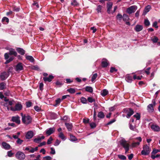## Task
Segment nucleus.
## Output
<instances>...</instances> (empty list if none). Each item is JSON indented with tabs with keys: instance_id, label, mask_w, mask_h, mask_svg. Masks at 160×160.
<instances>
[{
	"instance_id": "nucleus-4",
	"label": "nucleus",
	"mask_w": 160,
	"mask_h": 160,
	"mask_svg": "<svg viewBox=\"0 0 160 160\" xmlns=\"http://www.w3.org/2000/svg\"><path fill=\"white\" fill-rule=\"evenodd\" d=\"M150 150L149 147L147 145H145L143 147V150L141 151V154L142 155H148L150 153Z\"/></svg>"
},
{
	"instance_id": "nucleus-58",
	"label": "nucleus",
	"mask_w": 160,
	"mask_h": 160,
	"mask_svg": "<svg viewBox=\"0 0 160 160\" xmlns=\"http://www.w3.org/2000/svg\"><path fill=\"white\" fill-rule=\"evenodd\" d=\"M8 155L9 157H12L13 154V153L12 152V151H9L7 152Z\"/></svg>"
},
{
	"instance_id": "nucleus-46",
	"label": "nucleus",
	"mask_w": 160,
	"mask_h": 160,
	"mask_svg": "<svg viewBox=\"0 0 160 160\" xmlns=\"http://www.w3.org/2000/svg\"><path fill=\"white\" fill-rule=\"evenodd\" d=\"M26 104L27 108H29L32 106V103L30 101H28L26 102Z\"/></svg>"
},
{
	"instance_id": "nucleus-13",
	"label": "nucleus",
	"mask_w": 160,
	"mask_h": 160,
	"mask_svg": "<svg viewBox=\"0 0 160 160\" xmlns=\"http://www.w3.org/2000/svg\"><path fill=\"white\" fill-rule=\"evenodd\" d=\"M151 128L154 131L158 132L160 131V127L157 125L153 124L151 126Z\"/></svg>"
},
{
	"instance_id": "nucleus-44",
	"label": "nucleus",
	"mask_w": 160,
	"mask_h": 160,
	"mask_svg": "<svg viewBox=\"0 0 160 160\" xmlns=\"http://www.w3.org/2000/svg\"><path fill=\"white\" fill-rule=\"evenodd\" d=\"M140 144L139 142H133L132 144V147H135L137 146H139Z\"/></svg>"
},
{
	"instance_id": "nucleus-28",
	"label": "nucleus",
	"mask_w": 160,
	"mask_h": 160,
	"mask_svg": "<svg viewBox=\"0 0 160 160\" xmlns=\"http://www.w3.org/2000/svg\"><path fill=\"white\" fill-rule=\"evenodd\" d=\"M67 91L71 94H73L76 92L75 89L72 88L68 89Z\"/></svg>"
},
{
	"instance_id": "nucleus-19",
	"label": "nucleus",
	"mask_w": 160,
	"mask_h": 160,
	"mask_svg": "<svg viewBox=\"0 0 160 160\" xmlns=\"http://www.w3.org/2000/svg\"><path fill=\"white\" fill-rule=\"evenodd\" d=\"M65 125L68 131H71L72 130V123L65 122Z\"/></svg>"
},
{
	"instance_id": "nucleus-22",
	"label": "nucleus",
	"mask_w": 160,
	"mask_h": 160,
	"mask_svg": "<svg viewBox=\"0 0 160 160\" xmlns=\"http://www.w3.org/2000/svg\"><path fill=\"white\" fill-rule=\"evenodd\" d=\"M85 89L86 91L90 93H92L93 92V88L91 86H86Z\"/></svg>"
},
{
	"instance_id": "nucleus-47",
	"label": "nucleus",
	"mask_w": 160,
	"mask_h": 160,
	"mask_svg": "<svg viewBox=\"0 0 160 160\" xmlns=\"http://www.w3.org/2000/svg\"><path fill=\"white\" fill-rule=\"evenodd\" d=\"M34 109L37 112H40L41 111V109L40 108L38 107V106H35L34 107Z\"/></svg>"
},
{
	"instance_id": "nucleus-43",
	"label": "nucleus",
	"mask_w": 160,
	"mask_h": 160,
	"mask_svg": "<svg viewBox=\"0 0 160 160\" xmlns=\"http://www.w3.org/2000/svg\"><path fill=\"white\" fill-rule=\"evenodd\" d=\"M98 74L97 73L93 74L92 77L91 81L93 82L97 78Z\"/></svg>"
},
{
	"instance_id": "nucleus-11",
	"label": "nucleus",
	"mask_w": 160,
	"mask_h": 160,
	"mask_svg": "<svg viewBox=\"0 0 160 160\" xmlns=\"http://www.w3.org/2000/svg\"><path fill=\"white\" fill-rule=\"evenodd\" d=\"M10 110L13 111H15L20 110V104H17L15 107L11 106L10 107Z\"/></svg>"
},
{
	"instance_id": "nucleus-39",
	"label": "nucleus",
	"mask_w": 160,
	"mask_h": 160,
	"mask_svg": "<svg viewBox=\"0 0 160 160\" xmlns=\"http://www.w3.org/2000/svg\"><path fill=\"white\" fill-rule=\"evenodd\" d=\"M71 4L74 6H76L78 5V3L76 0H72L71 3Z\"/></svg>"
},
{
	"instance_id": "nucleus-21",
	"label": "nucleus",
	"mask_w": 160,
	"mask_h": 160,
	"mask_svg": "<svg viewBox=\"0 0 160 160\" xmlns=\"http://www.w3.org/2000/svg\"><path fill=\"white\" fill-rule=\"evenodd\" d=\"M25 56L26 59L30 62H34L35 60L32 56L29 55H26Z\"/></svg>"
},
{
	"instance_id": "nucleus-9",
	"label": "nucleus",
	"mask_w": 160,
	"mask_h": 160,
	"mask_svg": "<svg viewBox=\"0 0 160 160\" xmlns=\"http://www.w3.org/2000/svg\"><path fill=\"white\" fill-rule=\"evenodd\" d=\"M113 3L112 2H108L107 4V12L108 13L110 14V10L111 9Z\"/></svg>"
},
{
	"instance_id": "nucleus-38",
	"label": "nucleus",
	"mask_w": 160,
	"mask_h": 160,
	"mask_svg": "<svg viewBox=\"0 0 160 160\" xmlns=\"http://www.w3.org/2000/svg\"><path fill=\"white\" fill-rule=\"evenodd\" d=\"M6 84L4 82H2L0 83V90H2L5 88Z\"/></svg>"
},
{
	"instance_id": "nucleus-24",
	"label": "nucleus",
	"mask_w": 160,
	"mask_h": 160,
	"mask_svg": "<svg viewBox=\"0 0 160 160\" xmlns=\"http://www.w3.org/2000/svg\"><path fill=\"white\" fill-rule=\"evenodd\" d=\"M9 54L10 55H13L15 56H16L17 55V53L15 51L14 49H11L9 52Z\"/></svg>"
},
{
	"instance_id": "nucleus-26",
	"label": "nucleus",
	"mask_w": 160,
	"mask_h": 160,
	"mask_svg": "<svg viewBox=\"0 0 160 160\" xmlns=\"http://www.w3.org/2000/svg\"><path fill=\"white\" fill-rule=\"evenodd\" d=\"M122 19L123 21H128L129 19V18L128 16L126 14H124L123 15Z\"/></svg>"
},
{
	"instance_id": "nucleus-63",
	"label": "nucleus",
	"mask_w": 160,
	"mask_h": 160,
	"mask_svg": "<svg viewBox=\"0 0 160 160\" xmlns=\"http://www.w3.org/2000/svg\"><path fill=\"white\" fill-rule=\"evenodd\" d=\"M13 68L12 67H10L8 69V72H7V73H8L9 74L10 73L12 72L13 70Z\"/></svg>"
},
{
	"instance_id": "nucleus-6",
	"label": "nucleus",
	"mask_w": 160,
	"mask_h": 160,
	"mask_svg": "<svg viewBox=\"0 0 160 160\" xmlns=\"http://www.w3.org/2000/svg\"><path fill=\"white\" fill-rule=\"evenodd\" d=\"M9 53H5L4 56L5 59L6 60V62H5V64H7L9 63L11 61H12L13 59L14 58L13 57H11L9 58Z\"/></svg>"
},
{
	"instance_id": "nucleus-57",
	"label": "nucleus",
	"mask_w": 160,
	"mask_h": 160,
	"mask_svg": "<svg viewBox=\"0 0 160 160\" xmlns=\"http://www.w3.org/2000/svg\"><path fill=\"white\" fill-rule=\"evenodd\" d=\"M15 156L16 158L19 159H20V152H18L16 154Z\"/></svg>"
},
{
	"instance_id": "nucleus-18",
	"label": "nucleus",
	"mask_w": 160,
	"mask_h": 160,
	"mask_svg": "<svg viewBox=\"0 0 160 160\" xmlns=\"http://www.w3.org/2000/svg\"><path fill=\"white\" fill-rule=\"evenodd\" d=\"M12 120L13 122H15L18 124L20 123L19 117L18 116L12 117Z\"/></svg>"
},
{
	"instance_id": "nucleus-64",
	"label": "nucleus",
	"mask_w": 160,
	"mask_h": 160,
	"mask_svg": "<svg viewBox=\"0 0 160 160\" xmlns=\"http://www.w3.org/2000/svg\"><path fill=\"white\" fill-rule=\"evenodd\" d=\"M152 26L156 28H158V26H157V22L156 21L154 22L152 24Z\"/></svg>"
},
{
	"instance_id": "nucleus-10",
	"label": "nucleus",
	"mask_w": 160,
	"mask_h": 160,
	"mask_svg": "<svg viewBox=\"0 0 160 160\" xmlns=\"http://www.w3.org/2000/svg\"><path fill=\"white\" fill-rule=\"evenodd\" d=\"M102 61L101 62V65L103 68L107 67L109 64L108 60L106 59L103 58Z\"/></svg>"
},
{
	"instance_id": "nucleus-40",
	"label": "nucleus",
	"mask_w": 160,
	"mask_h": 160,
	"mask_svg": "<svg viewBox=\"0 0 160 160\" xmlns=\"http://www.w3.org/2000/svg\"><path fill=\"white\" fill-rule=\"evenodd\" d=\"M87 101L90 103H92L93 102H95V100L92 97H88L87 99Z\"/></svg>"
},
{
	"instance_id": "nucleus-41",
	"label": "nucleus",
	"mask_w": 160,
	"mask_h": 160,
	"mask_svg": "<svg viewBox=\"0 0 160 160\" xmlns=\"http://www.w3.org/2000/svg\"><path fill=\"white\" fill-rule=\"evenodd\" d=\"M118 157L119 159L122 160H125L126 159V157L124 155H118Z\"/></svg>"
},
{
	"instance_id": "nucleus-14",
	"label": "nucleus",
	"mask_w": 160,
	"mask_h": 160,
	"mask_svg": "<svg viewBox=\"0 0 160 160\" xmlns=\"http://www.w3.org/2000/svg\"><path fill=\"white\" fill-rule=\"evenodd\" d=\"M2 148L6 150H8L10 149L11 147L10 146L9 144L4 142L2 143Z\"/></svg>"
},
{
	"instance_id": "nucleus-29",
	"label": "nucleus",
	"mask_w": 160,
	"mask_h": 160,
	"mask_svg": "<svg viewBox=\"0 0 160 160\" xmlns=\"http://www.w3.org/2000/svg\"><path fill=\"white\" fill-rule=\"evenodd\" d=\"M2 21L4 24H6L5 22L7 23L9 22V19L6 17H4L2 18Z\"/></svg>"
},
{
	"instance_id": "nucleus-30",
	"label": "nucleus",
	"mask_w": 160,
	"mask_h": 160,
	"mask_svg": "<svg viewBox=\"0 0 160 160\" xmlns=\"http://www.w3.org/2000/svg\"><path fill=\"white\" fill-rule=\"evenodd\" d=\"M133 117L135 118H136L137 120H139L141 117L140 114V113L137 112L136 114L134 115L133 116Z\"/></svg>"
},
{
	"instance_id": "nucleus-52",
	"label": "nucleus",
	"mask_w": 160,
	"mask_h": 160,
	"mask_svg": "<svg viewBox=\"0 0 160 160\" xmlns=\"http://www.w3.org/2000/svg\"><path fill=\"white\" fill-rule=\"evenodd\" d=\"M53 140V139L51 137H50L49 138L47 142V144H50L52 143V141Z\"/></svg>"
},
{
	"instance_id": "nucleus-2",
	"label": "nucleus",
	"mask_w": 160,
	"mask_h": 160,
	"mask_svg": "<svg viewBox=\"0 0 160 160\" xmlns=\"http://www.w3.org/2000/svg\"><path fill=\"white\" fill-rule=\"evenodd\" d=\"M120 145L125 149L126 153L128 152L129 149V144L124 139H122L119 141Z\"/></svg>"
},
{
	"instance_id": "nucleus-42",
	"label": "nucleus",
	"mask_w": 160,
	"mask_h": 160,
	"mask_svg": "<svg viewBox=\"0 0 160 160\" xmlns=\"http://www.w3.org/2000/svg\"><path fill=\"white\" fill-rule=\"evenodd\" d=\"M159 152H160V150L156 149L155 148H154L153 149V151L151 153V154H155L156 153Z\"/></svg>"
},
{
	"instance_id": "nucleus-12",
	"label": "nucleus",
	"mask_w": 160,
	"mask_h": 160,
	"mask_svg": "<svg viewBox=\"0 0 160 160\" xmlns=\"http://www.w3.org/2000/svg\"><path fill=\"white\" fill-rule=\"evenodd\" d=\"M54 78V77L52 75H49L48 77H44L43 78V80L44 82L48 81L51 82Z\"/></svg>"
},
{
	"instance_id": "nucleus-62",
	"label": "nucleus",
	"mask_w": 160,
	"mask_h": 160,
	"mask_svg": "<svg viewBox=\"0 0 160 160\" xmlns=\"http://www.w3.org/2000/svg\"><path fill=\"white\" fill-rule=\"evenodd\" d=\"M51 151L50 153L52 154H54L55 153V151L54 149L53 148H51Z\"/></svg>"
},
{
	"instance_id": "nucleus-60",
	"label": "nucleus",
	"mask_w": 160,
	"mask_h": 160,
	"mask_svg": "<svg viewBox=\"0 0 160 160\" xmlns=\"http://www.w3.org/2000/svg\"><path fill=\"white\" fill-rule=\"evenodd\" d=\"M129 128L130 129L132 130V131H134V129H135V126L132 125V124H129Z\"/></svg>"
},
{
	"instance_id": "nucleus-17",
	"label": "nucleus",
	"mask_w": 160,
	"mask_h": 160,
	"mask_svg": "<svg viewBox=\"0 0 160 160\" xmlns=\"http://www.w3.org/2000/svg\"><path fill=\"white\" fill-rule=\"evenodd\" d=\"M143 27L142 25H137L134 28L135 30L137 32H139L142 30Z\"/></svg>"
},
{
	"instance_id": "nucleus-33",
	"label": "nucleus",
	"mask_w": 160,
	"mask_h": 160,
	"mask_svg": "<svg viewBox=\"0 0 160 160\" xmlns=\"http://www.w3.org/2000/svg\"><path fill=\"white\" fill-rule=\"evenodd\" d=\"M80 100L81 102H82V103L86 104L87 103V100L85 98L83 97H81L80 99Z\"/></svg>"
},
{
	"instance_id": "nucleus-7",
	"label": "nucleus",
	"mask_w": 160,
	"mask_h": 160,
	"mask_svg": "<svg viewBox=\"0 0 160 160\" xmlns=\"http://www.w3.org/2000/svg\"><path fill=\"white\" fill-rule=\"evenodd\" d=\"M9 74L5 72H4L1 74L0 78L2 80H5L9 76Z\"/></svg>"
},
{
	"instance_id": "nucleus-37",
	"label": "nucleus",
	"mask_w": 160,
	"mask_h": 160,
	"mask_svg": "<svg viewBox=\"0 0 160 160\" xmlns=\"http://www.w3.org/2000/svg\"><path fill=\"white\" fill-rule=\"evenodd\" d=\"M31 69L32 70L39 71V68L37 65L32 66L31 67Z\"/></svg>"
},
{
	"instance_id": "nucleus-49",
	"label": "nucleus",
	"mask_w": 160,
	"mask_h": 160,
	"mask_svg": "<svg viewBox=\"0 0 160 160\" xmlns=\"http://www.w3.org/2000/svg\"><path fill=\"white\" fill-rule=\"evenodd\" d=\"M118 70L116 69L115 68L111 67L110 68V72L111 73H113L114 72H117Z\"/></svg>"
},
{
	"instance_id": "nucleus-56",
	"label": "nucleus",
	"mask_w": 160,
	"mask_h": 160,
	"mask_svg": "<svg viewBox=\"0 0 160 160\" xmlns=\"http://www.w3.org/2000/svg\"><path fill=\"white\" fill-rule=\"evenodd\" d=\"M16 70L17 72H19L20 70V63H18L17 65L16 66Z\"/></svg>"
},
{
	"instance_id": "nucleus-36",
	"label": "nucleus",
	"mask_w": 160,
	"mask_h": 160,
	"mask_svg": "<svg viewBox=\"0 0 160 160\" xmlns=\"http://www.w3.org/2000/svg\"><path fill=\"white\" fill-rule=\"evenodd\" d=\"M158 40V38L155 36L153 37V38L151 39V40L154 43L157 42Z\"/></svg>"
},
{
	"instance_id": "nucleus-53",
	"label": "nucleus",
	"mask_w": 160,
	"mask_h": 160,
	"mask_svg": "<svg viewBox=\"0 0 160 160\" xmlns=\"http://www.w3.org/2000/svg\"><path fill=\"white\" fill-rule=\"evenodd\" d=\"M59 137L61 138L62 139H63L65 138V136L63 134L62 132H61L59 134Z\"/></svg>"
},
{
	"instance_id": "nucleus-25",
	"label": "nucleus",
	"mask_w": 160,
	"mask_h": 160,
	"mask_svg": "<svg viewBox=\"0 0 160 160\" xmlns=\"http://www.w3.org/2000/svg\"><path fill=\"white\" fill-rule=\"evenodd\" d=\"M108 90L106 89H103L101 93V94L102 96H105L108 94Z\"/></svg>"
},
{
	"instance_id": "nucleus-35",
	"label": "nucleus",
	"mask_w": 160,
	"mask_h": 160,
	"mask_svg": "<svg viewBox=\"0 0 160 160\" xmlns=\"http://www.w3.org/2000/svg\"><path fill=\"white\" fill-rule=\"evenodd\" d=\"M61 100V99L60 98H58L56 100H55L56 103L54 105V106L56 107L60 103Z\"/></svg>"
},
{
	"instance_id": "nucleus-54",
	"label": "nucleus",
	"mask_w": 160,
	"mask_h": 160,
	"mask_svg": "<svg viewBox=\"0 0 160 160\" xmlns=\"http://www.w3.org/2000/svg\"><path fill=\"white\" fill-rule=\"evenodd\" d=\"M89 118H84L83 119V122L85 124H87L89 123Z\"/></svg>"
},
{
	"instance_id": "nucleus-15",
	"label": "nucleus",
	"mask_w": 160,
	"mask_h": 160,
	"mask_svg": "<svg viewBox=\"0 0 160 160\" xmlns=\"http://www.w3.org/2000/svg\"><path fill=\"white\" fill-rule=\"evenodd\" d=\"M54 131L55 129L54 128H50L46 130V134L48 135H50L53 133L54 132Z\"/></svg>"
},
{
	"instance_id": "nucleus-5",
	"label": "nucleus",
	"mask_w": 160,
	"mask_h": 160,
	"mask_svg": "<svg viewBox=\"0 0 160 160\" xmlns=\"http://www.w3.org/2000/svg\"><path fill=\"white\" fill-rule=\"evenodd\" d=\"M137 9V7L136 6H132L127 9L126 12L128 13L131 14L134 12Z\"/></svg>"
},
{
	"instance_id": "nucleus-48",
	"label": "nucleus",
	"mask_w": 160,
	"mask_h": 160,
	"mask_svg": "<svg viewBox=\"0 0 160 160\" xmlns=\"http://www.w3.org/2000/svg\"><path fill=\"white\" fill-rule=\"evenodd\" d=\"M90 126L91 128H94L96 127V125L95 123L92 122L90 123Z\"/></svg>"
},
{
	"instance_id": "nucleus-51",
	"label": "nucleus",
	"mask_w": 160,
	"mask_h": 160,
	"mask_svg": "<svg viewBox=\"0 0 160 160\" xmlns=\"http://www.w3.org/2000/svg\"><path fill=\"white\" fill-rule=\"evenodd\" d=\"M116 121V120L115 119H113L112 120L108 122L105 125V126H106L107 125H110L115 122Z\"/></svg>"
},
{
	"instance_id": "nucleus-45",
	"label": "nucleus",
	"mask_w": 160,
	"mask_h": 160,
	"mask_svg": "<svg viewBox=\"0 0 160 160\" xmlns=\"http://www.w3.org/2000/svg\"><path fill=\"white\" fill-rule=\"evenodd\" d=\"M145 26H148L150 24L149 21L148 19H145L144 22Z\"/></svg>"
},
{
	"instance_id": "nucleus-3",
	"label": "nucleus",
	"mask_w": 160,
	"mask_h": 160,
	"mask_svg": "<svg viewBox=\"0 0 160 160\" xmlns=\"http://www.w3.org/2000/svg\"><path fill=\"white\" fill-rule=\"evenodd\" d=\"M122 112L127 114L126 117L127 118H129L134 113L133 110L130 108H125L123 110Z\"/></svg>"
},
{
	"instance_id": "nucleus-1",
	"label": "nucleus",
	"mask_w": 160,
	"mask_h": 160,
	"mask_svg": "<svg viewBox=\"0 0 160 160\" xmlns=\"http://www.w3.org/2000/svg\"><path fill=\"white\" fill-rule=\"evenodd\" d=\"M22 116V120L23 123L26 125H28L31 123L32 122V118L28 114H24L21 113Z\"/></svg>"
},
{
	"instance_id": "nucleus-50",
	"label": "nucleus",
	"mask_w": 160,
	"mask_h": 160,
	"mask_svg": "<svg viewBox=\"0 0 160 160\" xmlns=\"http://www.w3.org/2000/svg\"><path fill=\"white\" fill-rule=\"evenodd\" d=\"M155 154H151V158L153 159H154L156 158H158L160 156V154H157L156 156H155Z\"/></svg>"
},
{
	"instance_id": "nucleus-34",
	"label": "nucleus",
	"mask_w": 160,
	"mask_h": 160,
	"mask_svg": "<svg viewBox=\"0 0 160 160\" xmlns=\"http://www.w3.org/2000/svg\"><path fill=\"white\" fill-rule=\"evenodd\" d=\"M40 137H38L37 138H35L33 139V142L35 143H39L41 141Z\"/></svg>"
},
{
	"instance_id": "nucleus-55",
	"label": "nucleus",
	"mask_w": 160,
	"mask_h": 160,
	"mask_svg": "<svg viewBox=\"0 0 160 160\" xmlns=\"http://www.w3.org/2000/svg\"><path fill=\"white\" fill-rule=\"evenodd\" d=\"M122 17L123 16H122V15L120 13H118L117 16V19H119V20H121Z\"/></svg>"
},
{
	"instance_id": "nucleus-31",
	"label": "nucleus",
	"mask_w": 160,
	"mask_h": 160,
	"mask_svg": "<svg viewBox=\"0 0 160 160\" xmlns=\"http://www.w3.org/2000/svg\"><path fill=\"white\" fill-rule=\"evenodd\" d=\"M151 7L150 5H148L146 6L145 8V11L146 13H147L151 9Z\"/></svg>"
},
{
	"instance_id": "nucleus-23",
	"label": "nucleus",
	"mask_w": 160,
	"mask_h": 160,
	"mask_svg": "<svg viewBox=\"0 0 160 160\" xmlns=\"http://www.w3.org/2000/svg\"><path fill=\"white\" fill-rule=\"evenodd\" d=\"M98 117L100 118H103L105 117L103 112L102 111L99 112L98 114Z\"/></svg>"
},
{
	"instance_id": "nucleus-20",
	"label": "nucleus",
	"mask_w": 160,
	"mask_h": 160,
	"mask_svg": "<svg viewBox=\"0 0 160 160\" xmlns=\"http://www.w3.org/2000/svg\"><path fill=\"white\" fill-rule=\"evenodd\" d=\"M147 110L149 112H152L154 111L153 105L152 104H150L147 106Z\"/></svg>"
},
{
	"instance_id": "nucleus-59",
	"label": "nucleus",
	"mask_w": 160,
	"mask_h": 160,
	"mask_svg": "<svg viewBox=\"0 0 160 160\" xmlns=\"http://www.w3.org/2000/svg\"><path fill=\"white\" fill-rule=\"evenodd\" d=\"M13 11L16 12H19V8L16 6H14L13 8Z\"/></svg>"
},
{
	"instance_id": "nucleus-27",
	"label": "nucleus",
	"mask_w": 160,
	"mask_h": 160,
	"mask_svg": "<svg viewBox=\"0 0 160 160\" xmlns=\"http://www.w3.org/2000/svg\"><path fill=\"white\" fill-rule=\"evenodd\" d=\"M70 140L72 141H76L77 140V138L72 134H70Z\"/></svg>"
},
{
	"instance_id": "nucleus-16",
	"label": "nucleus",
	"mask_w": 160,
	"mask_h": 160,
	"mask_svg": "<svg viewBox=\"0 0 160 160\" xmlns=\"http://www.w3.org/2000/svg\"><path fill=\"white\" fill-rule=\"evenodd\" d=\"M125 79L128 83H131L133 80L132 77L129 74L126 75Z\"/></svg>"
},
{
	"instance_id": "nucleus-8",
	"label": "nucleus",
	"mask_w": 160,
	"mask_h": 160,
	"mask_svg": "<svg viewBox=\"0 0 160 160\" xmlns=\"http://www.w3.org/2000/svg\"><path fill=\"white\" fill-rule=\"evenodd\" d=\"M34 135L33 132L32 131H29L27 132L25 137L27 139H30L33 137Z\"/></svg>"
},
{
	"instance_id": "nucleus-61",
	"label": "nucleus",
	"mask_w": 160,
	"mask_h": 160,
	"mask_svg": "<svg viewBox=\"0 0 160 160\" xmlns=\"http://www.w3.org/2000/svg\"><path fill=\"white\" fill-rule=\"evenodd\" d=\"M43 84L42 82H41L40 83L39 88L40 90L41 91H42L43 89Z\"/></svg>"
},
{
	"instance_id": "nucleus-32",
	"label": "nucleus",
	"mask_w": 160,
	"mask_h": 160,
	"mask_svg": "<svg viewBox=\"0 0 160 160\" xmlns=\"http://www.w3.org/2000/svg\"><path fill=\"white\" fill-rule=\"evenodd\" d=\"M102 6L100 5H99L98 6L96 10L97 11L98 13L101 12H102Z\"/></svg>"
}]
</instances>
